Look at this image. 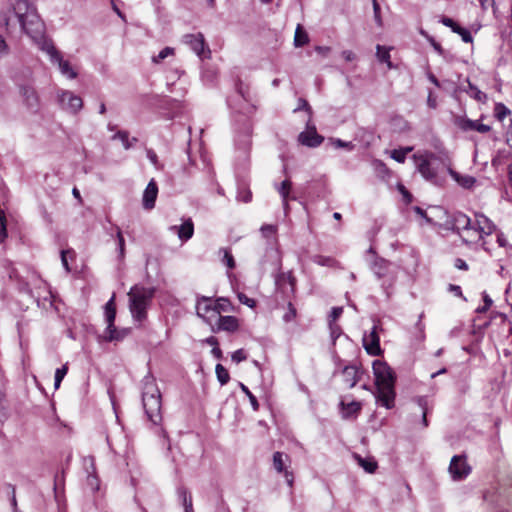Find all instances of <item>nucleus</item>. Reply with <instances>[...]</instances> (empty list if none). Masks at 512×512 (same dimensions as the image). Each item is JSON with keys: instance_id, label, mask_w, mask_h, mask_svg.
I'll list each match as a JSON object with an SVG mask.
<instances>
[{"instance_id": "nucleus-62", "label": "nucleus", "mask_w": 512, "mask_h": 512, "mask_svg": "<svg viewBox=\"0 0 512 512\" xmlns=\"http://www.w3.org/2000/svg\"><path fill=\"white\" fill-rule=\"evenodd\" d=\"M147 157H148V159L151 161V163L154 166H157V164H158V157H157V154L155 153L154 150L148 149L147 150Z\"/></svg>"}, {"instance_id": "nucleus-6", "label": "nucleus", "mask_w": 512, "mask_h": 512, "mask_svg": "<svg viewBox=\"0 0 512 512\" xmlns=\"http://www.w3.org/2000/svg\"><path fill=\"white\" fill-rule=\"evenodd\" d=\"M227 103L231 109L242 114L252 113L255 109L254 98L250 89L241 80L236 83V95L228 98Z\"/></svg>"}, {"instance_id": "nucleus-28", "label": "nucleus", "mask_w": 512, "mask_h": 512, "mask_svg": "<svg viewBox=\"0 0 512 512\" xmlns=\"http://www.w3.org/2000/svg\"><path fill=\"white\" fill-rule=\"evenodd\" d=\"M376 57L379 62L386 63L388 69L394 68V65L390 61V48L378 44L376 46Z\"/></svg>"}, {"instance_id": "nucleus-37", "label": "nucleus", "mask_w": 512, "mask_h": 512, "mask_svg": "<svg viewBox=\"0 0 512 512\" xmlns=\"http://www.w3.org/2000/svg\"><path fill=\"white\" fill-rule=\"evenodd\" d=\"M67 372H68L67 364H64L62 367L56 369L55 376H54L55 389H58L60 387L61 382L64 379V377L66 376Z\"/></svg>"}, {"instance_id": "nucleus-41", "label": "nucleus", "mask_w": 512, "mask_h": 512, "mask_svg": "<svg viewBox=\"0 0 512 512\" xmlns=\"http://www.w3.org/2000/svg\"><path fill=\"white\" fill-rule=\"evenodd\" d=\"M112 138L121 140L125 149H129L130 147H132V142L129 140L127 130H117V133Z\"/></svg>"}, {"instance_id": "nucleus-64", "label": "nucleus", "mask_w": 512, "mask_h": 512, "mask_svg": "<svg viewBox=\"0 0 512 512\" xmlns=\"http://www.w3.org/2000/svg\"><path fill=\"white\" fill-rule=\"evenodd\" d=\"M342 57L348 62L353 61L356 58L355 54L351 50H344L342 52Z\"/></svg>"}, {"instance_id": "nucleus-55", "label": "nucleus", "mask_w": 512, "mask_h": 512, "mask_svg": "<svg viewBox=\"0 0 512 512\" xmlns=\"http://www.w3.org/2000/svg\"><path fill=\"white\" fill-rule=\"evenodd\" d=\"M238 299L241 304L247 305L250 308H254L256 306V301L252 298H249L244 293H238Z\"/></svg>"}, {"instance_id": "nucleus-61", "label": "nucleus", "mask_w": 512, "mask_h": 512, "mask_svg": "<svg viewBox=\"0 0 512 512\" xmlns=\"http://www.w3.org/2000/svg\"><path fill=\"white\" fill-rule=\"evenodd\" d=\"M454 266L459 270H468V264L461 258L455 259Z\"/></svg>"}, {"instance_id": "nucleus-50", "label": "nucleus", "mask_w": 512, "mask_h": 512, "mask_svg": "<svg viewBox=\"0 0 512 512\" xmlns=\"http://www.w3.org/2000/svg\"><path fill=\"white\" fill-rule=\"evenodd\" d=\"M329 324V330L330 335L332 338L333 343L337 340V338L342 334L341 327L336 323H328Z\"/></svg>"}, {"instance_id": "nucleus-32", "label": "nucleus", "mask_w": 512, "mask_h": 512, "mask_svg": "<svg viewBox=\"0 0 512 512\" xmlns=\"http://www.w3.org/2000/svg\"><path fill=\"white\" fill-rule=\"evenodd\" d=\"M231 302L228 298L220 297L214 303L213 311L220 314L221 312H228L231 310Z\"/></svg>"}, {"instance_id": "nucleus-48", "label": "nucleus", "mask_w": 512, "mask_h": 512, "mask_svg": "<svg viewBox=\"0 0 512 512\" xmlns=\"http://www.w3.org/2000/svg\"><path fill=\"white\" fill-rule=\"evenodd\" d=\"M17 283V289L20 293L28 294L32 296V289L30 288V285L27 281H25L23 278L16 281Z\"/></svg>"}, {"instance_id": "nucleus-30", "label": "nucleus", "mask_w": 512, "mask_h": 512, "mask_svg": "<svg viewBox=\"0 0 512 512\" xmlns=\"http://www.w3.org/2000/svg\"><path fill=\"white\" fill-rule=\"evenodd\" d=\"M467 88H464L463 90L469 94L470 97L474 98L475 100H477L478 102H485L486 99H487V95L482 92L481 90H479L474 84H472L468 79H467Z\"/></svg>"}, {"instance_id": "nucleus-19", "label": "nucleus", "mask_w": 512, "mask_h": 512, "mask_svg": "<svg viewBox=\"0 0 512 512\" xmlns=\"http://www.w3.org/2000/svg\"><path fill=\"white\" fill-rule=\"evenodd\" d=\"M441 23L446 27L451 28L454 33L459 34L465 43H471L473 41L470 31L459 26L453 19L449 17H442Z\"/></svg>"}, {"instance_id": "nucleus-59", "label": "nucleus", "mask_w": 512, "mask_h": 512, "mask_svg": "<svg viewBox=\"0 0 512 512\" xmlns=\"http://www.w3.org/2000/svg\"><path fill=\"white\" fill-rule=\"evenodd\" d=\"M9 53V46L5 39L0 35V57H4Z\"/></svg>"}, {"instance_id": "nucleus-40", "label": "nucleus", "mask_w": 512, "mask_h": 512, "mask_svg": "<svg viewBox=\"0 0 512 512\" xmlns=\"http://www.w3.org/2000/svg\"><path fill=\"white\" fill-rule=\"evenodd\" d=\"M239 386H240V389L242 390V392L245 393V395H247V397L249 398V401L251 403L253 410L257 411L259 409V403H258V400L255 397V395H253V393L249 390V388L246 385H244L243 383H239Z\"/></svg>"}, {"instance_id": "nucleus-49", "label": "nucleus", "mask_w": 512, "mask_h": 512, "mask_svg": "<svg viewBox=\"0 0 512 512\" xmlns=\"http://www.w3.org/2000/svg\"><path fill=\"white\" fill-rule=\"evenodd\" d=\"M260 230H261L262 236L264 238L270 239L276 233V226L266 224V225H263Z\"/></svg>"}, {"instance_id": "nucleus-58", "label": "nucleus", "mask_w": 512, "mask_h": 512, "mask_svg": "<svg viewBox=\"0 0 512 512\" xmlns=\"http://www.w3.org/2000/svg\"><path fill=\"white\" fill-rule=\"evenodd\" d=\"M69 253H73V251H70V250H62L61 251V262L67 272L71 271V268H70L68 260H67V255Z\"/></svg>"}, {"instance_id": "nucleus-22", "label": "nucleus", "mask_w": 512, "mask_h": 512, "mask_svg": "<svg viewBox=\"0 0 512 512\" xmlns=\"http://www.w3.org/2000/svg\"><path fill=\"white\" fill-rule=\"evenodd\" d=\"M358 373V368L355 365H347L343 368L342 374L344 376V381L348 384L350 388H353L358 383Z\"/></svg>"}, {"instance_id": "nucleus-51", "label": "nucleus", "mask_w": 512, "mask_h": 512, "mask_svg": "<svg viewBox=\"0 0 512 512\" xmlns=\"http://www.w3.org/2000/svg\"><path fill=\"white\" fill-rule=\"evenodd\" d=\"M331 141L337 148H345L351 151L355 147V145L351 141H343L341 139H331Z\"/></svg>"}, {"instance_id": "nucleus-47", "label": "nucleus", "mask_w": 512, "mask_h": 512, "mask_svg": "<svg viewBox=\"0 0 512 512\" xmlns=\"http://www.w3.org/2000/svg\"><path fill=\"white\" fill-rule=\"evenodd\" d=\"M296 315H297L296 308L294 307V305L291 302H289L288 303V307H287V311L283 315V320L286 323L291 322L292 320L295 319Z\"/></svg>"}, {"instance_id": "nucleus-21", "label": "nucleus", "mask_w": 512, "mask_h": 512, "mask_svg": "<svg viewBox=\"0 0 512 512\" xmlns=\"http://www.w3.org/2000/svg\"><path fill=\"white\" fill-rule=\"evenodd\" d=\"M172 228L177 229L178 237L182 241L189 240L194 233V224L190 218L185 220L180 226H173Z\"/></svg>"}, {"instance_id": "nucleus-57", "label": "nucleus", "mask_w": 512, "mask_h": 512, "mask_svg": "<svg viewBox=\"0 0 512 512\" xmlns=\"http://www.w3.org/2000/svg\"><path fill=\"white\" fill-rule=\"evenodd\" d=\"M448 291L453 293L455 296L460 297L466 301V298L463 296L461 287L455 284H449Z\"/></svg>"}, {"instance_id": "nucleus-38", "label": "nucleus", "mask_w": 512, "mask_h": 512, "mask_svg": "<svg viewBox=\"0 0 512 512\" xmlns=\"http://www.w3.org/2000/svg\"><path fill=\"white\" fill-rule=\"evenodd\" d=\"M312 261L320 266L332 267L335 264V259L329 256L315 255Z\"/></svg>"}, {"instance_id": "nucleus-46", "label": "nucleus", "mask_w": 512, "mask_h": 512, "mask_svg": "<svg viewBox=\"0 0 512 512\" xmlns=\"http://www.w3.org/2000/svg\"><path fill=\"white\" fill-rule=\"evenodd\" d=\"M177 495L179 500L182 502V505L188 503V501H192V496L189 493L188 489L184 486H179L177 488Z\"/></svg>"}, {"instance_id": "nucleus-26", "label": "nucleus", "mask_w": 512, "mask_h": 512, "mask_svg": "<svg viewBox=\"0 0 512 512\" xmlns=\"http://www.w3.org/2000/svg\"><path fill=\"white\" fill-rule=\"evenodd\" d=\"M452 178L463 188L471 189L476 183V179L470 175H462L456 171L451 170Z\"/></svg>"}, {"instance_id": "nucleus-25", "label": "nucleus", "mask_w": 512, "mask_h": 512, "mask_svg": "<svg viewBox=\"0 0 512 512\" xmlns=\"http://www.w3.org/2000/svg\"><path fill=\"white\" fill-rule=\"evenodd\" d=\"M414 402L419 406L422 412V425L424 428L428 427L429 422L427 415L430 411L429 400L427 396H417L414 398Z\"/></svg>"}, {"instance_id": "nucleus-18", "label": "nucleus", "mask_w": 512, "mask_h": 512, "mask_svg": "<svg viewBox=\"0 0 512 512\" xmlns=\"http://www.w3.org/2000/svg\"><path fill=\"white\" fill-rule=\"evenodd\" d=\"M476 227L473 226L474 229L478 230L480 233V237L483 234L490 235L496 230V225L485 215L476 214Z\"/></svg>"}, {"instance_id": "nucleus-27", "label": "nucleus", "mask_w": 512, "mask_h": 512, "mask_svg": "<svg viewBox=\"0 0 512 512\" xmlns=\"http://www.w3.org/2000/svg\"><path fill=\"white\" fill-rule=\"evenodd\" d=\"M453 221H454V223H453L454 228H456L457 230H460V229L468 230V229L473 228L471 219L464 213H461V212L456 213L453 217Z\"/></svg>"}, {"instance_id": "nucleus-23", "label": "nucleus", "mask_w": 512, "mask_h": 512, "mask_svg": "<svg viewBox=\"0 0 512 512\" xmlns=\"http://www.w3.org/2000/svg\"><path fill=\"white\" fill-rule=\"evenodd\" d=\"M340 408L343 418L347 419L356 416L360 412L361 404L357 401H352L350 403H345L344 401H341Z\"/></svg>"}, {"instance_id": "nucleus-17", "label": "nucleus", "mask_w": 512, "mask_h": 512, "mask_svg": "<svg viewBox=\"0 0 512 512\" xmlns=\"http://www.w3.org/2000/svg\"><path fill=\"white\" fill-rule=\"evenodd\" d=\"M284 457L287 460L289 459L288 455H286L282 452H275L273 454V466L277 472H279V473L284 472L285 480H286L287 484L291 487L293 484V481H294V477H293L292 472H289L288 470H286Z\"/></svg>"}, {"instance_id": "nucleus-8", "label": "nucleus", "mask_w": 512, "mask_h": 512, "mask_svg": "<svg viewBox=\"0 0 512 512\" xmlns=\"http://www.w3.org/2000/svg\"><path fill=\"white\" fill-rule=\"evenodd\" d=\"M48 56L53 64H57L62 75L69 79H75L77 72L71 67L70 63L63 59L61 52L52 44H46L45 49L42 50Z\"/></svg>"}, {"instance_id": "nucleus-53", "label": "nucleus", "mask_w": 512, "mask_h": 512, "mask_svg": "<svg viewBox=\"0 0 512 512\" xmlns=\"http://www.w3.org/2000/svg\"><path fill=\"white\" fill-rule=\"evenodd\" d=\"M231 359L235 363H240L247 359V354L244 349H238L232 353Z\"/></svg>"}, {"instance_id": "nucleus-29", "label": "nucleus", "mask_w": 512, "mask_h": 512, "mask_svg": "<svg viewBox=\"0 0 512 512\" xmlns=\"http://www.w3.org/2000/svg\"><path fill=\"white\" fill-rule=\"evenodd\" d=\"M213 308H214V304L211 303L210 298L203 296L200 299H198L197 305H196L198 316L204 317V315L213 311Z\"/></svg>"}, {"instance_id": "nucleus-1", "label": "nucleus", "mask_w": 512, "mask_h": 512, "mask_svg": "<svg viewBox=\"0 0 512 512\" xmlns=\"http://www.w3.org/2000/svg\"><path fill=\"white\" fill-rule=\"evenodd\" d=\"M13 9L22 30L40 50H44L46 44L53 43L51 39L45 37V25L28 0H17Z\"/></svg>"}, {"instance_id": "nucleus-45", "label": "nucleus", "mask_w": 512, "mask_h": 512, "mask_svg": "<svg viewBox=\"0 0 512 512\" xmlns=\"http://www.w3.org/2000/svg\"><path fill=\"white\" fill-rule=\"evenodd\" d=\"M174 54V49L171 48V47H165L163 48L159 53L158 55L156 56H153L152 58V61L156 64L160 63L161 61H163L165 58H167L168 56L170 55H173Z\"/></svg>"}, {"instance_id": "nucleus-60", "label": "nucleus", "mask_w": 512, "mask_h": 512, "mask_svg": "<svg viewBox=\"0 0 512 512\" xmlns=\"http://www.w3.org/2000/svg\"><path fill=\"white\" fill-rule=\"evenodd\" d=\"M373 11H374V16H375L376 22L378 23V25H381L382 22H381V17H380V5L378 4V2L376 0H373Z\"/></svg>"}, {"instance_id": "nucleus-2", "label": "nucleus", "mask_w": 512, "mask_h": 512, "mask_svg": "<svg viewBox=\"0 0 512 512\" xmlns=\"http://www.w3.org/2000/svg\"><path fill=\"white\" fill-rule=\"evenodd\" d=\"M375 377L377 402L387 409L394 407L396 392V374L393 369L384 361L375 360L372 364Z\"/></svg>"}, {"instance_id": "nucleus-13", "label": "nucleus", "mask_w": 512, "mask_h": 512, "mask_svg": "<svg viewBox=\"0 0 512 512\" xmlns=\"http://www.w3.org/2000/svg\"><path fill=\"white\" fill-rule=\"evenodd\" d=\"M363 347L369 355L378 356L382 354L380 347V338L377 333V327L373 326L369 335L363 336Z\"/></svg>"}, {"instance_id": "nucleus-43", "label": "nucleus", "mask_w": 512, "mask_h": 512, "mask_svg": "<svg viewBox=\"0 0 512 512\" xmlns=\"http://www.w3.org/2000/svg\"><path fill=\"white\" fill-rule=\"evenodd\" d=\"M8 237L7 221L4 212H0V244Z\"/></svg>"}, {"instance_id": "nucleus-12", "label": "nucleus", "mask_w": 512, "mask_h": 512, "mask_svg": "<svg viewBox=\"0 0 512 512\" xmlns=\"http://www.w3.org/2000/svg\"><path fill=\"white\" fill-rule=\"evenodd\" d=\"M183 42L187 44L199 57L208 58L210 49L207 47L202 33L186 34L183 36Z\"/></svg>"}, {"instance_id": "nucleus-63", "label": "nucleus", "mask_w": 512, "mask_h": 512, "mask_svg": "<svg viewBox=\"0 0 512 512\" xmlns=\"http://www.w3.org/2000/svg\"><path fill=\"white\" fill-rule=\"evenodd\" d=\"M315 50H316L319 54H321V55H323L324 57H326V56H328V54L330 53L331 48H330V47H328V46H316V47H315Z\"/></svg>"}, {"instance_id": "nucleus-14", "label": "nucleus", "mask_w": 512, "mask_h": 512, "mask_svg": "<svg viewBox=\"0 0 512 512\" xmlns=\"http://www.w3.org/2000/svg\"><path fill=\"white\" fill-rule=\"evenodd\" d=\"M417 169L421 175L433 184H438V175L432 162L426 157L416 158Z\"/></svg>"}, {"instance_id": "nucleus-54", "label": "nucleus", "mask_w": 512, "mask_h": 512, "mask_svg": "<svg viewBox=\"0 0 512 512\" xmlns=\"http://www.w3.org/2000/svg\"><path fill=\"white\" fill-rule=\"evenodd\" d=\"M342 313H343L342 307H333L329 314L328 323H335L336 320H338L341 317Z\"/></svg>"}, {"instance_id": "nucleus-20", "label": "nucleus", "mask_w": 512, "mask_h": 512, "mask_svg": "<svg viewBox=\"0 0 512 512\" xmlns=\"http://www.w3.org/2000/svg\"><path fill=\"white\" fill-rule=\"evenodd\" d=\"M239 328L238 319L235 316H219L217 330L235 332Z\"/></svg>"}, {"instance_id": "nucleus-3", "label": "nucleus", "mask_w": 512, "mask_h": 512, "mask_svg": "<svg viewBox=\"0 0 512 512\" xmlns=\"http://www.w3.org/2000/svg\"><path fill=\"white\" fill-rule=\"evenodd\" d=\"M142 405L145 415L154 425L162 422V397L155 378L148 374L142 380Z\"/></svg>"}, {"instance_id": "nucleus-33", "label": "nucleus", "mask_w": 512, "mask_h": 512, "mask_svg": "<svg viewBox=\"0 0 512 512\" xmlns=\"http://www.w3.org/2000/svg\"><path fill=\"white\" fill-rule=\"evenodd\" d=\"M215 372H216L217 380L219 381V383L222 386L226 385L229 382V380H230L229 372L222 364L216 365Z\"/></svg>"}, {"instance_id": "nucleus-31", "label": "nucleus", "mask_w": 512, "mask_h": 512, "mask_svg": "<svg viewBox=\"0 0 512 512\" xmlns=\"http://www.w3.org/2000/svg\"><path fill=\"white\" fill-rule=\"evenodd\" d=\"M309 41V37L307 32L303 29V27L299 24L295 31L294 36V45L296 47H302L307 44Z\"/></svg>"}, {"instance_id": "nucleus-34", "label": "nucleus", "mask_w": 512, "mask_h": 512, "mask_svg": "<svg viewBox=\"0 0 512 512\" xmlns=\"http://www.w3.org/2000/svg\"><path fill=\"white\" fill-rule=\"evenodd\" d=\"M291 187H292L291 181L286 179L280 184V186L278 188V192L282 197V202L284 205H287V199H289V193H290Z\"/></svg>"}, {"instance_id": "nucleus-10", "label": "nucleus", "mask_w": 512, "mask_h": 512, "mask_svg": "<svg viewBox=\"0 0 512 512\" xmlns=\"http://www.w3.org/2000/svg\"><path fill=\"white\" fill-rule=\"evenodd\" d=\"M449 473L454 481H461L471 473L465 455H454L450 461Z\"/></svg>"}, {"instance_id": "nucleus-4", "label": "nucleus", "mask_w": 512, "mask_h": 512, "mask_svg": "<svg viewBox=\"0 0 512 512\" xmlns=\"http://www.w3.org/2000/svg\"><path fill=\"white\" fill-rule=\"evenodd\" d=\"M368 254H371L373 259L369 261V267L375 277L381 281V288L386 294L387 298H390L394 284L398 276V266L394 263L378 256L373 247L367 250Z\"/></svg>"}, {"instance_id": "nucleus-7", "label": "nucleus", "mask_w": 512, "mask_h": 512, "mask_svg": "<svg viewBox=\"0 0 512 512\" xmlns=\"http://www.w3.org/2000/svg\"><path fill=\"white\" fill-rule=\"evenodd\" d=\"M105 309V319L107 322V327L104 331L103 339L106 342H114L123 340L130 332L129 329H117L114 325L116 318V304H115V296L113 295L108 302L104 306Z\"/></svg>"}, {"instance_id": "nucleus-5", "label": "nucleus", "mask_w": 512, "mask_h": 512, "mask_svg": "<svg viewBox=\"0 0 512 512\" xmlns=\"http://www.w3.org/2000/svg\"><path fill=\"white\" fill-rule=\"evenodd\" d=\"M155 292L156 289L154 287H144L137 284L131 287L128 292L129 309L135 321L141 323L146 320L147 309L152 302Z\"/></svg>"}, {"instance_id": "nucleus-24", "label": "nucleus", "mask_w": 512, "mask_h": 512, "mask_svg": "<svg viewBox=\"0 0 512 512\" xmlns=\"http://www.w3.org/2000/svg\"><path fill=\"white\" fill-rule=\"evenodd\" d=\"M250 130H238L235 136V145L238 149L246 151L251 145Z\"/></svg>"}, {"instance_id": "nucleus-56", "label": "nucleus", "mask_w": 512, "mask_h": 512, "mask_svg": "<svg viewBox=\"0 0 512 512\" xmlns=\"http://www.w3.org/2000/svg\"><path fill=\"white\" fill-rule=\"evenodd\" d=\"M237 199L244 202V203H248L251 201L252 199V193L250 190H239L238 191V195H237Z\"/></svg>"}, {"instance_id": "nucleus-44", "label": "nucleus", "mask_w": 512, "mask_h": 512, "mask_svg": "<svg viewBox=\"0 0 512 512\" xmlns=\"http://www.w3.org/2000/svg\"><path fill=\"white\" fill-rule=\"evenodd\" d=\"M360 466L368 473H373L377 469V463L371 459H359Z\"/></svg>"}, {"instance_id": "nucleus-39", "label": "nucleus", "mask_w": 512, "mask_h": 512, "mask_svg": "<svg viewBox=\"0 0 512 512\" xmlns=\"http://www.w3.org/2000/svg\"><path fill=\"white\" fill-rule=\"evenodd\" d=\"M116 239H117V248L119 251V258L123 259L125 256V239L121 232V229L116 226Z\"/></svg>"}, {"instance_id": "nucleus-9", "label": "nucleus", "mask_w": 512, "mask_h": 512, "mask_svg": "<svg viewBox=\"0 0 512 512\" xmlns=\"http://www.w3.org/2000/svg\"><path fill=\"white\" fill-rule=\"evenodd\" d=\"M22 103L31 111H38L40 107L39 95L32 84L18 83Z\"/></svg>"}, {"instance_id": "nucleus-35", "label": "nucleus", "mask_w": 512, "mask_h": 512, "mask_svg": "<svg viewBox=\"0 0 512 512\" xmlns=\"http://www.w3.org/2000/svg\"><path fill=\"white\" fill-rule=\"evenodd\" d=\"M220 253H223V263H225V265L228 267V269L232 270L235 268L236 266V263H235V259L231 253V251L227 248H221L219 250Z\"/></svg>"}, {"instance_id": "nucleus-52", "label": "nucleus", "mask_w": 512, "mask_h": 512, "mask_svg": "<svg viewBox=\"0 0 512 512\" xmlns=\"http://www.w3.org/2000/svg\"><path fill=\"white\" fill-rule=\"evenodd\" d=\"M300 110H304L307 113L308 117H310L311 107H310L309 103L304 98H299L298 106H297V108L294 109V112H298Z\"/></svg>"}, {"instance_id": "nucleus-42", "label": "nucleus", "mask_w": 512, "mask_h": 512, "mask_svg": "<svg viewBox=\"0 0 512 512\" xmlns=\"http://www.w3.org/2000/svg\"><path fill=\"white\" fill-rule=\"evenodd\" d=\"M494 113L499 121H503L506 116L511 114V111L504 104L497 103L494 108Z\"/></svg>"}, {"instance_id": "nucleus-36", "label": "nucleus", "mask_w": 512, "mask_h": 512, "mask_svg": "<svg viewBox=\"0 0 512 512\" xmlns=\"http://www.w3.org/2000/svg\"><path fill=\"white\" fill-rule=\"evenodd\" d=\"M412 147H406V148H400V149H394L392 151V154H391V157L399 162V163H403L406 159V155L412 151Z\"/></svg>"}, {"instance_id": "nucleus-11", "label": "nucleus", "mask_w": 512, "mask_h": 512, "mask_svg": "<svg viewBox=\"0 0 512 512\" xmlns=\"http://www.w3.org/2000/svg\"><path fill=\"white\" fill-rule=\"evenodd\" d=\"M57 97L61 108L68 112L76 113L83 106L81 97L75 95L71 91L61 90L58 92Z\"/></svg>"}, {"instance_id": "nucleus-16", "label": "nucleus", "mask_w": 512, "mask_h": 512, "mask_svg": "<svg viewBox=\"0 0 512 512\" xmlns=\"http://www.w3.org/2000/svg\"><path fill=\"white\" fill-rule=\"evenodd\" d=\"M158 195V185L154 179H151L144 190L142 204L146 210L155 207V202Z\"/></svg>"}, {"instance_id": "nucleus-15", "label": "nucleus", "mask_w": 512, "mask_h": 512, "mask_svg": "<svg viewBox=\"0 0 512 512\" xmlns=\"http://www.w3.org/2000/svg\"><path fill=\"white\" fill-rule=\"evenodd\" d=\"M324 141V137L317 133V130H303L298 135V142L310 148L319 146Z\"/></svg>"}]
</instances>
